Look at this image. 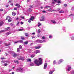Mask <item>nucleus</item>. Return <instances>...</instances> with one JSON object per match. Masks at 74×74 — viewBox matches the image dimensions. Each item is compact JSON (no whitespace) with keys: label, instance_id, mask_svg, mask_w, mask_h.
I'll use <instances>...</instances> for the list:
<instances>
[{"label":"nucleus","instance_id":"obj_19","mask_svg":"<svg viewBox=\"0 0 74 74\" xmlns=\"http://www.w3.org/2000/svg\"><path fill=\"white\" fill-rule=\"evenodd\" d=\"M47 68V63H45L44 65V69H46Z\"/></svg>","mask_w":74,"mask_h":74},{"label":"nucleus","instance_id":"obj_43","mask_svg":"<svg viewBox=\"0 0 74 74\" xmlns=\"http://www.w3.org/2000/svg\"><path fill=\"white\" fill-rule=\"evenodd\" d=\"M11 1H12V0H9L8 3H11Z\"/></svg>","mask_w":74,"mask_h":74},{"label":"nucleus","instance_id":"obj_16","mask_svg":"<svg viewBox=\"0 0 74 74\" xmlns=\"http://www.w3.org/2000/svg\"><path fill=\"white\" fill-rule=\"evenodd\" d=\"M15 5L16 6H18V8H19V7H20V5H19V4L18 3H16L15 4Z\"/></svg>","mask_w":74,"mask_h":74},{"label":"nucleus","instance_id":"obj_13","mask_svg":"<svg viewBox=\"0 0 74 74\" xmlns=\"http://www.w3.org/2000/svg\"><path fill=\"white\" fill-rule=\"evenodd\" d=\"M63 62V60L62 59H61L58 62V64H60L61 63H62Z\"/></svg>","mask_w":74,"mask_h":74},{"label":"nucleus","instance_id":"obj_18","mask_svg":"<svg viewBox=\"0 0 74 74\" xmlns=\"http://www.w3.org/2000/svg\"><path fill=\"white\" fill-rule=\"evenodd\" d=\"M11 34V32H7L6 33V36H8L9 34Z\"/></svg>","mask_w":74,"mask_h":74},{"label":"nucleus","instance_id":"obj_44","mask_svg":"<svg viewBox=\"0 0 74 74\" xmlns=\"http://www.w3.org/2000/svg\"><path fill=\"white\" fill-rule=\"evenodd\" d=\"M53 73V72L52 71H50L49 72V74H52Z\"/></svg>","mask_w":74,"mask_h":74},{"label":"nucleus","instance_id":"obj_47","mask_svg":"<svg viewBox=\"0 0 74 74\" xmlns=\"http://www.w3.org/2000/svg\"><path fill=\"white\" fill-rule=\"evenodd\" d=\"M29 7H30V8H33V5L30 6H29Z\"/></svg>","mask_w":74,"mask_h":74},{"label":"nucleus","instance_id":"obj_9","mask_svg":"<svg viewBox=\"0 0 74 74\" xmlns=\"http://www.w3.org/2000/svg\"><path fill=\"white\" fill-rule=\"evenodd\" d=\"M45 20V18L44 16L41 17V19H40V21H43Z\"/></svg>","mask_w":74,"mask_h":74},{"label":"nucleus","instance_id":"obj_24","mask_svg":"<svg viewBox=\"0 0 74 74\" xmlns=\"http://www.w3.org/2000/svg\"><path fill=\"white\" fill-rule=\"evenodd\" d=\"M59 13H64V12L63 10H61L59 11Z\"/></svg>","mask_w":74,"mask_h":74},{"label":"nucleus","instance_id":"obj_63","mask_svg":"<svg viewBox=\"0 0 74 74\" xmlns=\"http://www.w3.org/2000/svg\"><path fill=\"white\" fill-rule=\"evenodd\" d=\"M12 74H14V72H12Z\"/></svg>","mask_w":74,"mask_h":74},{"label":"nucleus","instance_id":"obj_33","mask_svg":"<svg viewBox=\"0 0 74 74\" xmlns=\"http://www.w3.org/2000/svg\"><path fill=\"white\" fill-rule=\"evenodd\" d=\"M51 11H52V8H50L49 9L47 10V11H49V12H50Z\"/></svg>","mask_w":74,"mask_h":74},{"label":"nucleus","instance_id":"obj_42","mask_svg":"<svg viewBox=\"0 0 74 74\" xmlns=\"http://www.w3.org/2000/svg\"><path fill=\"white\" fill-rule=\"evenodd\" d=\"M4 64V66H7V65H8V64H6V63L4 64Z\"/></svg>","mask_w":74,"mask_h":74},{"label":"nucleus","instance_id":"obj_8","mask_svg":"<svg viewBox=\"0 0 74 74\" xmlns=\"http://www.w3.org/2000/svg\"><path fill=\"white\" fill-rule=\"evenodd\" d=\"M19 42H20V43H23V41L22 40H20L18 41H17V42H14V43L15 44H16V43H18Z\"/></svg>","mask_w":74,"mask_h":74},{"label":"nucleus","instance_id":"obj_46","mask_svg":"<svg viewBox=\"0 0 74 74\" xmlns=\"http://www.w3.org/2000/svg\"><path fill=\"white\" fill-rule=\"evenodd\" d=\"M52 37V36L51 35H50L49 36V37L50 38H51Z\"/></svg>","mask_w":74,"mask_h":74},{"label":"nucleus","instance_id":"obj_59","mask_svg":"<svg viewBox=\"0 0 74 74\" xmlns=\"http://www.w3.org/2000/svg\"><path fill=\"white\" fill-rule=\"evenodd\" d=\"M72 15H73V14H71L69 15V16H72Z\"/></svg>","mask_w":74,"mask_h":74},{"label":"nucleus","instance_id":"obj_1","mask_svg":"<svg viewBox=\"0 0 74 74\" xmlns=\"http://www.w3.org/2000/svg\"><path fill=\"white\" fill-rule=\"evenodd\" d=\"M34 63L37 66H38L42 63V59L41 58H39L38 60H36L34 61Z\"/></svg>","mask_w":74,"mask_h":74},{"label":"nucleus","instance_id":"obj_28","mask_svg":"<svg viewBox=\"0 0 74 74\" xmlns=\"http://www.w3.org/2000/svg\"><path fill=\"white\" fill-rule=\"evenodd\" d=\"M30 66H33L34 65V64L33 63H31V64H30Z\"/></svg>","mask_w":74,"mask_h":74},{"label":"nucleus","instance_id":"obj_26","mask_svg":"<svg viewBox=\"0 0 74 74\" xmlns=\"http://www.w3.org/2000/svg\"><path fill=\"white\" fill-rule=\"evenodd\" d=\"M3 24V22L1 21L0 22V26H2V25Z\"/></svg>","mask_w":74,"mask_h":74},{"label":"nucleus","instance_id":"obj_2","mask_svg":"<svg viewBox=\"0 0 74 74\" xmlns=\"http://www.w3.org/2000/svg\"><path fill=\"white\" fill-rule=\"evenodd\" d=\"M9 53H10V54H11V55H12L13 57H14V58L16 57V56L17 55V54H16V53H14L12 51L10 52Z\"/></svg>","mask_w":74,"mask_h":74},{"label":"nucleus","instance_id":"obj_4","mask_svg":"<svg viewBox=\"0 0 74 74\" xmlns=\"http://www.w3.org/2000/svg\"><path fill=\"white\" fill-rule=\"evenodd\" d=\"M34 17L33 16H31V18H29V19L28 21V22L29 23H31V21H33V20H34Z\"/></svg>","mask_w":74,"mask_h":74},{"label":"nucleus","instance_id":"obj_29","mask_svg":"<svg viewBox=\"0 0 74 74\" xmlns=\"http://www.w3.org/2000/svg\"><path fill=\"white\" fill-rule=\"evenodd\" d=\"M22 48V46L21 45H20L19 46V49H21Z\"/></svg>","mask_w":74,"mask_h":74},{"label":"nucleus","instance_id":"obj_57","mask_svg":"<svg viewBox=\"0 0 74 74\" xmlns=\"http://www.w3.org/2000/svg\"><path fill=\"white\" fill-rule=\"evenodd\" d=\"M10 5H13V3H11L10 4Z\"/></svg>","mask_w":74,"mask_h":74},{"label":"nucleus","instance_id":"obj_25","mask_svg":"<svg viewBox=\"0 0 74 74\" xmlns=\"http://www.w3.org/2000/svg\"><path fill=\"white\" fill-rule=\"evenodd\" d=\"M21 39L22 40H25V39L24 38V37L23 36H21Z\"/></svg>","mask_w":74,"mask_h":74},{"label":"nucleus","instance_id":"obj_52","mask_svg":"<svg viewBox=\"0 0 74 74\" xmlns=\"http://www.w3.org/2000/svg\"><path fill=\"white\" fill-rule=\"evenodd\" d=\"M42 12H44V13H45V12H46V11H45L43 10L42 11Z\"/></svg>","mask_w":74,"mask_h":74},{"label":"nucleus","instance_id":"obj_56","mask_svg":"<svg viewBox=\"0 0 74 74\" xmlns=\"http://www.w3.org/2000/svg\"><path fill=\"white\" fill-rule=\"evenodd\" d=\"M8 6H9V5H6V7H8Z\"/></svg>","mask_w":74,"mask_h":74},{"label":"nucleus","instance_id":"obj_50","mask_svg":"<svg viewBox=\"0 0 74 74\" xmlns=\"http://www.w3.org/2000/svg\"><path fill=\"white\" fill-rule=\"evenodd\" d=\"M19 22L18 21L17 23L16 24V25H18V24H19Z\"/></svg>","mask_w":74,"mask_h":74},{"label":"nucleus","instance_id":"obj_40","mask_svg":"<svg viewBox=\"0 0 74 74\" xmlns=\"http://www.w3.org/2000/svg\"><path fill=\"white\" fill-rule=\"evenodd\" d=\"M64 7H67V5L66 4H64Z\"/></svg>","mask_w":74,"mask_h":74},{"label":"nucleus","instance_id":"obj_49","mask_svg":"<svg viewBox=\"0 0 74 74\" xmlns=\"http://www.w3.org/2000/svg\"><path fill=\"white\" fill-rule=\"evenodd\" d=\"M49 7H50V6H47V9H48V8H49Z\"/></svg>","mask_w":74,"mask_h":74},{"label":"nucleus","instance_id":"obj_20","mask_svg":"<svg viewBox=\"0 0 74 74\" xmlns=\"http://www.w3.org/2000/svg\"><path fill=\"white\" fill-rule=\"evenodd\" d=\"M51 22L53 23H56V22L55 21V20H51Z\"/></svg>","mask_w":74,"mask_h":74},{"label":"nucleus","instance_id":"obj_30","mask_svg":"<svg viewBox=\"0 0 74 74\" xmlns=\"http://www.w3.org/2000/svg\"><path fill=\"white\" fill-rule=\"evenodd\" d=\"M41 23H38V27H40V26H41Z\"/></svg>","mask_w":74,"mask_h":74},{"label":"nucleus","instance_id":"obj_23","mask_svg":"<svg viewBox=\"0 0 74 74\" xmlns=\"http://www.w3.org/2000/svg\"><path fill=\"white\" fill-rule=\"evenodd\" d=\"M28 43V42H27V41L23 43V44H24V45H27V44Z\"/></svg>","mask_w":74,"mask_h":74},{"label":"nucleus","instance_id":"obj_22","mask_svg":"<svg viewBox=\"0 0 74 74\" xmlns=\"http://www.w3.org/2000/svg\"><path fill=\"white\" fill-rule=\"evenodd\" d=\"M10 18H11L9 16H7V18H6V20H8V19H10Z\"/></svg>","mask_w":74,"mask_h":74},{"label":"nucleus","instance_id":"obj_38","mask_svg":"<svg viewBox=\"0 0 74 74\" xmlns=\"http://www.w3.org/2000/svg\"><path fill=\"white\" fill-rule=\"evenodd\" d=\"M42 38L43 40H45V36H42Z\"/></svg>","mask_w":74,"mask_h":74},{"label":"nucleus","instance_id":"obj_60","mask_svg":"<svg viewBox=\"0 0 74 74\" xmlns=\"http://www.w3.org/2000/svg\"><path fill=\"white\" fill-rule=\"evenodd\" d=\"M57 11H59V10H60V9L59 8H58V9H57Z\"/></svg>","mask_w":74,"mask_h":74},{"label":"nucleus","instance_id":"obj_34","mask_svg":"<svg viewBox=\"0 0 74 74\" xmlns=\"http://www.w3.org/2000/svg\"><path fill=\"white\" fill-rule=\"evenodd\" d=\"M71 69V67H68V71H69L70 70V69Z\"/></svg>","mask_w":74,"mask_h":74},{"label":"nucleus","instance_id":"obj_21","mask_svg":"<svg viewBox=\"0 0 74 74\" xmlns=\"http://www.w3.org/2000/svg\"><path fill=\"white\" fill-rule=\"evenodd\" d=\"M27 62H32V60L30 59H27Z\"/></svg>","mask_w":74,"mask_h":74},{"label":"nucleus","instance_id":"obj_37","mask_svg":"<svg viewBox=\"0 0 74 74\" xmlns=\"http://www.w3.org/2000/svg\"><path fill=\"white\" fill-rule=\"evenodd\" d=\"M9 19L8 20V22H11L12 21H11V18Z\"/></svg>","mask_w":74,"mask_h":74},{"label":"nucleus","instance_id":"obj_35","mask_svg":"<svg viewBox=\"0 0 74 74\" xmlns=\"http://www.w3.org/2000/svg\"><path fill=\"white\" fill-rule=\"evenodd\" d=\"M23 30V28H21L18 29V31H22Z\"/></svg>","mask_w":74,"mask_h":74},{"label":"nucleus","instance_id":"obj_17","mask_svg":"<svg viewBox=\"0 0 74 74\" xmlns=\"http://www.w3.org/2000/svg\"><path fill=\"white\" fill-rule=\"evenodd\" d=\"M16 13L14 12H13L12 13V15H13V16H15V15H16Z\"/></svg>","mask_w":74,"mask_h":74},{"label":"nucleus","instance_id":"obj_64","mask_svg":"<svg viewBox=\"0 0 74 74\" xmlns=\"http://www.w3.org/2000/svg\"><path fill=\"white\" fill-rule=\"evenodd\" d=\"M72 73H73V74H74V71H72Z\"/></svg>","mask_w":74,"mask_h":74},{"label":"nucleus","instance_id":"obj_31","mask_svg":"<svg viewBox=\"0 0 74 74\" xmlns=\"http://www.w3.org/2000/svg\"><path fill=\"white\" fill-rule=\"evenodd\" d=\"M14 63H17V64L19 63V62L18 61L15 60L14 61Z\"/></svg>","mask_w":74,"mask_h":74},{"label":"nucleus","instance_id":"obj_55","mask_svg":"<svg viewBox=\"0 0 74 74\" xmlns=\"http://www.w3.org/2000/svg\"><path fill=\"white\" fill-rule=\"evenodd\" d=\"M46 42V41H45V40H43V41H42V42Z\"/></svg>","mask_w":74,"mask_h":74},{"label":"nucleus","instance_id":"obj_53","mask_svg":"<svg viewBox=\"0 0 74 74\" xmlns=\"http://www.w3.org/2000/svg\"><path fill=\"white\" fill-rule=\"evenodd\" d=\"M32 34L33 35H34V34H35V33H34V32L32 33Z\"/></svg>","mask_w":74,"mask_h":74},{"label":"nucleus","instance_id":"obj_14","mask_svg":"<svg viewBox=\"0 0 74 74\" xmlns=\"http://www.w3.org/2000/svg\"><path fill=\"white\" fill-rule=\"evenodd\" d=\"M40 48H41V46H40L38 47H34V48H35V49H39Z\"/></svg>","mask_w":74,"mask_h":74},{"label":"nucleus","instance_id":"obj_6","mask_svg":"<svg viewBox=\"0 0 74 74\" xmlns=\"http://www.w3.org/2000/svg\"><path fill=\"white\" fill-rule=\"evenodd\" d=\"M36 42H38V43H42V40L38 39L36 41Z\"/></svg>","mask_w":74,"mask_h":74},{"label":"nucleus","instance_id":"obj_27","mask_svg":"<svg viewBox=\"0 0 74 74\" xmlns=\"http://www.w3.org/2000/svg\"><path fill=\"white\" fill-rule=\"evenodd\" d=\"M35 56V55L34 54H32L31 56V58H34Z\"/></svg>","mask_w":74,"mask_h":74},{"label":"nucleus","instance_id":"obj_48","mask_svg":"<svg viewBox=\"0 0 74 74\" xmlns=\"http://www.w3.org/2000/svg\"><path fill=\"white\" fill-rule=\"evenodd\" d=\"M12 71V70L10 69H9L8 71Z\"/></svg>","mask_w":74,"mask_h":74},{"label":"nucleus","instance_id":"obj_58","mask_svg":"<svg viewBox=\"0 0 74 74\" xmlns=\"http://www.w3.org/2000/svg\"><path fill=\"white\" fill-rule=\"evenodd\" d=\"M21 18H22V19H24V17H21Z\"/></svg>","mask_w":74,"mask_h":74},{"label":"nucleus","instance_id":"obj_11","mask_svg":"<svg viewBox=\"0 0 74 74\" xmlns=\"http://www.w3.org/2000/svg\"><path fill=\"white\" fill-rule=\"evenodd\" d=\"M54 1L55 2H56L57 3H58L59 4H60L61 3L60 1H57V0H54Z\"/></svg>","mask_w":74,"mask_h":74},{"label":"nucleus","instance_id":"obj_41","mask_svg":"<svg viewBox=\"0 0 74 74\" xmlns=\"http://www.w3.org/2000/svg\"><path fill=\"white\" fill-rule=\"evenodd\" d=\"M25 36H26V37H28V36H29V35H28V34H26V33H25Z\"/></svg>","mask_w":74,"mask_h":74},{"label":"nucleus","instance_id":"obj_7","mask_svg":"<svg viewBox=\"0 0 74 74\" xmlns=\"http://www.w3.org/2000/svg\"><path fill=\"white\" fill-rule=\"evenodd\" d=\"M11 42H10L8 43H5L4 44L5 46H8L9 45H11Z\"/></svg>","mask_w":74,"mask_h":74},{"label":"nucleus","instance_id":"obj_32","mask_svg":"<svg viewBox=\"0 0 74 74\" xmlns=\"http://www.w3.org/2000/svg\"><path fill=\"white\" fill-rule=\"evenodd\" d=\"M56 60H54L53 62V64H56Z\"/></svg>","mask_w":74,"mask_h":74},{"label":"nucleus","instance_id":"obj_3","mask_svg":"<svg viewBox=\"0 0 74 74\" xmlns=\"http://www.w3.org/2000/svg\"><path fill=\"white\" fill-rule=\"evenodd\" d=\"M16 71L17 72H22L23 71V69L22 68H19L17 69Z\"/></svg>","mask_w":74,"mask_h":74},{"label":"nucleus","instance_id":"obj_62","mask_svg":"<svg viewBox=\"0 0 74 74\" xmlns=\"http://www.w3.org/2000/svg\"><path fill=\"white\" fill-rule=\"evenodd\" d=\"M35 38V37L34 36L32 37V38Z\"/></svg>","mask_w":74,"mask_h":74},{"label":"nucleus","instance_id":"obj_10","mask_svg":"<svg viewBox=\"0 0 74 74\" xmlns=\"http://www.w3.org/2000/svg\"><path fill=\"white\" fill-rule=\"evenodd\" d=\"M34 52H35V53H36V54H37V53H40V51L36 50V51H35Z\"/></svg>","mask_w":74,"mask_h":74},{"label":"nucleus","instance_id":"obj_54","mask_svg":"<svg viewBox=\"0 0 74 74\" xmlns=\"http://www.w3.org/2000/svg\"><path fill=\"white\" fill-rule=\"evenodd\" d=\"M14 10H17V8H14Z\"/></svg>","mask_w":74,"mask_h":74},{"label":"nucleus","instance_id":"obj_5","mask_svg":"<svg viewBox=\"0 0 74 74\" xmlns=\"http://www.w3.org/2000/svg\"><path fill=\"white\" fill-rule=\"evenodd\" d=\"M17 59L20 60H24V58L21 57H19L17 58Z\"/></svg>","mask_w":74,"mask_h":74},{"label":"nucleus","instance_id":"obj_39","mask_svg":"<svg viewBox=\"0 0 74 74\" xmlns=\"http://www.w3.org/2000/svg\"><path fill=\"white\" fill-rule=\"evenodd\" d=\"M3 32H5V31L4 30L1 31H0V33H2Z\"/></svg>","mask_w":74,"mask_h":74},{"label":"nucleus","instance_id":"obj_51","mask_svg":"<svg viewBox=\"0 0 74 74\" xmlns=\"http://www.w3.org/2000/svg\"><path fill=\"white\" fill-rule=\"evenodd\" d=\"M3 11V9H0V11Z\"/></svg>","mask_w":74,"mask_h":74},{"label":"nucleus","instance_id":"obj_61","mask_svg":"<svg viewBox=\"0 0 74 74\" xmlns=\"http://www.w3.org/2000/svg\"><path fill=\"white\" fill-rule=\"evenodd\" d=\"M21 24L23 25V22H21Z\"/></svg>","mask_w":74,"mask_h":74},{"label":"nucleus","instance_id":"obj_36","mask_svg":"<svg viewBox=\"0 0 74 74\" xmlns=\"http://www.w3.org/2000/svg\"><path fill=\"white\" fill-rule=\"evenodd\" d=\"M41 32V31H40V29H39L38 31V33H40Z\"/></svg>","mask_w":74,"mask_h":74},{"label":"nucleus","instance_id":"obj_15","mask_svg":"<svg viewBox=\"0 0 74 74\" xmlns=\"http://www.w3.org/2000/svg\"><path fill=\"white\" fill-rule=\"evenodd\" d=\"M27 11L29 12H32V10H31V9L30 8H29L28 9Z\"/></svg>","mask_w":74,"mask_h":74},{"label":"nucleus","instance_id":"obj_45","mask_svg":"<svg viewBox=\"0 0 74 74\" xmlns=\"http://www.w3.org/2000/svg\"><path fill=\"white\" fill-rule=\"evenodd\" d=\"M20 49L19 48H17V52H19V49Z\"/></svg>","mask_w":74,"mask_h":74},{"label":"nucleus","instance_id":"obj_12","mask_svg":"<svg viewBox=\"0 0 74 74\" xmlns=\"http://www.w3.org/2000/svg\"><path fill=\"white\" fill-rule=\"evenodd\" d=\"M10 29H11V28H10V27H8L7 28H6L5 29V31H7V30H9Z\"/></svg>","mask_w":74,"mask_h":74}]
</instances>
